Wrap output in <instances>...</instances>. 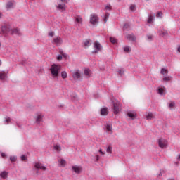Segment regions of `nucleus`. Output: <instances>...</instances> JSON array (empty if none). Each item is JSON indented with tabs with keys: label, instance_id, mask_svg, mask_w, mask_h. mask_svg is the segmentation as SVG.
Segmentation results:
<instances>
[{
	"label": "nucleus",
	"instance_id": "nucleus-1",
	"mask_svg": "<svg viewBox=\"0 0 180 180\" xmlns=\"http://www.w3.org/2000/svg\"><path fill=\"white\" fill-rule=\"evenodd\" d=\"M61 70V65L53 64L51 66L50 71L53 78H58V73Z\"/></svg>",
	"mask_w": 180,
	"mask_h": 180
},
{
	"label": "nucleus",
	"instance_id": "nucleus-2",
	"mask_svg": "<svg viewBox=\"0 0 180 180\" xmlns=\"http://www.w3.org/2000/svg\"><path fill=\"white\" fill-rule=\"evenodd\" d=\"M104 11H105L106 13H105V14L104 15L103 20H104V23H106V22H108V20L109 19V16L110 15L108 12H110L112 11V5H110V4L107 5L105 7Z\"/></svg>",
	"mask_w": 180,
	"mask_h": 180
},
{
	"label": "nucleus",
	"instance_id": "nucleus-3",
	"mask_svg": "<svg viewBox=\"0 0 180 180\" xmlns=\"http://www.w3.org/2000/svg\"><path fill=\"white\" fill-rule=\"evenodd\" d=\"M34 168L37 169V174L39 173V170L41 169V171H46L47 167L46 166H44V165L40 162H36L34 163Z\"/></svg>",
	"mask_w": 180,
	"mask_h": 180
},
{
	"label": "nucleus",
	"instance_id": "nucleus-4",
	"mask_svg": "<svg viewBox=\"0 0 180 180\" xmlns=\"http://www.w3.org/2000/svg\"><path fill=\"white\" fill-rule=\"evenodd\" d=\"M112 105H113V108H112V110L115 113V115H117V113H119V112H120V103H119V101H112Z\"/></svg>",
	"mask_w": 180,
	"mask_h": 180
},
{
	"label": "nucleus",
	"instance_id": "nucleus-5",
	"mask_svg": "<svg viewBox=\"0 0 180 180\" xmlns=\"http://www.w3.org/2000/svg\"><path fill=\"white\" fill-rule=\"evenodd\" d=\"M93 47H94L93 53H99V51H102V45L98 41L94 43Z\"/></svg>",
	"mask_w": 180,
	"mask_h": 180
},
{
	"label": "nucleus",
	"instance_id": "nucleus-6",
	"mask_svg": "<svg viewBox=\"0 0 180 180\" xmlns=\"http://www.w3.org/2000/svg\"><path fill=\"white\" fill-rule=\"evenodd\" d=\"M104 129L106 133H108V134H112L113 128L112 127V124L110 122H107L104 126Z\"/></svg>",
	"mask_w": 180,
	"mask_h": 180
},
{
	"label": "nucleus",
	"instance_id": "nucleus-7",
	"mask_svg": "<svg viewBox=\"0 0 180 180\" xmlns=\"http://www.w3.org/2000/svg\"><path fill=\"white\" fill-rule=\"evenodd\" d=\"M167 144L168 142L165 139L161 138L158 141V146L160 148H167Z\"/></svg>",
	"mask_w": 180,
	"mask_h": 180
},
{
	"label": "nucleus",
	"instance_id": "nucleus-8",
	"mask_svg": "<svg viewBox=\"0 0 180 180\" xmlns=\"http://www.w3.org/2000/svg\"><path fill=\"white\" fill-rule=\"evenodd\" d=\"M56 7L58 11H65V3H63L61 1H58L56 4Z\"/></svg>",
	"mask_w": 180,
	"mask_h": 180
},
{
	"label": "nucleus",
	"instance_id": "nucleus-9",
	"mask_svg": "<svg viewBox=\"0 0 180 180\" xmlns=\"http://www.w3.org/2000/svg\"><path fill=\"white\" fill-rule=\"evenodd\" d=\"M72 171L75 174H79L82 172V167L79 165H73L72 167Z\"/></svg>",
	"mask_w": 180,
	"mask_h": 180
},
{
	"label": "nucleus",
	"instance_id": "nucleus-10",
	"mask_svg": "<svg viewBox=\"0 0 180 180\" xmlns=\"http://www.w3.org/2000/svg\"><path fill=\"white\" fill-rule=\"evenodd\" d=\"M43 117H44V115L41 113H38L34 117V120L37 124H39V123H41L43 122Z\"/></svg>",
	"mask_w": 180,
	"mask_h": 180
},
{
	"label": "nucleus",
	"instance_id": "nucleus-11",
	"mask_svg": "<svg viewBox=\"0 0 180 180\" xmlns=\"http://www.w3.org/2000/svg\"><path fill=\"white\" fill-rule=\"evenodd\" d=\"M52 43L56 46H61L63 44V39L60 37H55Z\"/></svg>",
	"mask_w": 180,
	"mask_h": 180
},
{
	"label": "nucleus",
	"instance_id": "nucleus-12",
	"mask_svg": "<svg viewBox=\"0 0 180 180\" xmlns=\"http://www.w3.org/2000/svg\"><path fill=\"white\" fill-rule=\"evenodd\" d=\"M11 27L9 25L1 26V33L2 34H7V33H11Z\"/></svg>",
	"mask_w": 180,
	"mask_h": 180
},
{
	"label": "nucleus",
	"instance_id": "nucleus-13",
	"mask_svg": "<svg viewBox=\"0 0 180 180\" xmlns=\"http://www.w3.org/2000/svg\"><path fill=\"white\" fill-rule=\"evenodd\" d=\"M90 22L91 25H96L98 23V16L95 14L91 15Z\"/></svg>",
	"mask_w": 180,
	"mask_h": 180
},
{
	"label": "nucleus",
	"instance_id": "nucleus-14",
	"mask_svg": "<svg viewBox=\"0 0 180 180\" xmlns=\"http://www.w3.org/2000/svg\"><path fill=\"white\" fill-rule=\"evenodd\" d=\"M128 117H130L132 120L137 118V112L136 111H129L127 112Z\"/></svg>",
	"mask_w": 180,
	"mask_h": 180
},
{
	"label": "nucleus",
	"instance_id": "nucleus-15",
	"mask_svg": "<svg viewBox=\"0 0 180 180\" xmlns=\"http://www.w3.org/2000/svg\"><path fill=\"white\" fill-rule=\"evenodd\" d=\"M75 23L79 27H80V26H82V18H81V16L76 17L75 20Z\"/></svg>",
	"mask_w": 180,
	"mask_h": 180
},
{
	"label": "nucleus",
	"instance_id": "nucleus-16",
	"mask_svg": "<svg viewBox=\"0 0 180 180\" xmlns=\"http://www.w3.org/2000/svg\"><path fill=\"white\" fill-rule=\"evenodd\" d=\"M13 6H15V1H11L7 2L6 8L7 9V11H9V9H12L13 8Z\"/></svg>",
	"mask_w": 180,
	"mask_h": 180
},
{
	"label": "nucleus",
	"instance_id": "nucleus-17",
	"mask_svg": "<svg viewBox=\"0 0 180 180\" xmlns=\"http://www.w3.org/2000/svg\"><path fill=\"white\" fill-rule=\"evenodd\" d=\"M159 34L160 36H162V37H167V36H168V32L163 28H160L159 30Z\"/></svg>",
	"mask_w": 180,
	"mask_h": 180
},
{
	"label": "nucleus",
	"instance_id": "nucleus-18",
	"mask_svg": "<svg viewBox=\"0 0 180 180\" xmlns=\"http://www.w3.org/2000/svg\"><path fill=\"white\" fill-rule=\"evenodd\" d=\"M127 40H129V41H136V36L134 34H129L126 36Z\"/></svg>",
	"mask_w": 180,
	"mask_h": 180
},
{
	"label": "nucleus",
	"instance_id": "nucleus-19",
	"mask_svg": "<svg viewBox=\"0 0 180 180\" xmlns=\"http://www.w3.org/2000/svg\"><path fill=\"white\" fill-rule=\"evenodd\" d=\"M8 172L6 171H1L0 172V178L1 179H6L8 178Z\"/></svg>",
	"mask_w": 180,
	"mask_h": 180
},
{
	"label": "nucleus",
	"instance_id": "nucleus-20",
	"mask_svg": "<svg viewBox=\"0 0 180 180\" xmlns=\"http://www.w3.org/2000/svg\"><path fill=\"white\" fill-rule=\"evenodd\" d=\"M11 34H16L17 36H20V30L17 28L11 29L10 31Z\"/></svg>",
	"mask_w": 180,
	"mask_h": 180
},
{
	"label": "nucleus",
	"instance_id": "nucleus-21",
	"mask_svg": "<svg viewBox=\"0 0 180 180\" xmlns=\"http://www.w3.org/2000/svg\"><path fill=\"white\" fill-rule=\"evenodd\" d=\"M165 91L166 89L164 86L158 87V93L159 94V95H161L162 96H164V95H165Z\"/></svg>",
	"mask_w": 180,
	"mask_h": 180
},
{
	"label": "nucleus",
	"instance_id": "nucleus-22",
	"mask_svg": "<svg viewBox=\"0 0 180 180\" xmlns=\"http://www.w3.org/2000/svg\"><path fill=\"white\" fill-rule=\"evenodd\" d=\"M72 77L74 79H79V78H81V73L79 72V70L72 73Z\"/></svg>",
	"mask_w": 180,
	"mask_h": 180
},
{
	"label": "nucleus",
	"instance_id": "nucleus-23",
	"mask_svg": "<svg viewBox=\"0 0 180 180\" xmlns=\"http://www.w3.org/2000/svg\"><path fill=\"white\" fill-rule=\"evenodd\" d=\"M4 124L8 125V124H12V119L9 117H6L4 118V120L3 122Z\"/></svg>",
	"mask_w": 180,
	"mask_h": 180
},
{
	"label": "nucleus",
	"instance_id": "nucleus-24",
	"mask_svg": "<svg viewBox=\"0 0 180 180\" xmlns=\"http://www.w3.org/2000/svg\"><path fill=\"white\" fill-rule=\"evenodd\" d=\"M6 78H8V75H6V72L2 71L0 72V79L1 81H5V79H6Z\"/></svg>",
	"mask_w": 180,
	"mask_h": 180
},
{
	"label": "nucleus",
	"instance_id": "nucleus-25",
	"mask_svg": "<svg viewBox=\"0 0 180 180\" xmlns=\"http://www.w3.org/2000/svg\"><path fill=\"white\" fill-rule=\"evenodd\" d=\"M146 41H153V40H154V35L151 34H148L146 36Z\"/></svg>",
	"mask_w": 180,
	"mask_h": 180
},
{
	"label": "nucleus",
	"instance_id": "nucleus-26",
	"mask_svg": "<svg viewBox=\"0 0 180 180\" xmlns=\"http://www.w3.org/2000/svg\"><path fill=\"white\" fill-rule=\"evenodd\" d=\"M109 113V111L108 110V108H104L101 110V115L102 116H106Z\"/></svg>",
	"mask_w": 180,
	"mask_h": 180
},
{
	"label": "nucleus",
	"instance_id": "nucleus-27",
	"mask_svg": "<svg viewBox=\"0 0 180 180\" xmlns=\"http://www.w3.org/2000/svg\"><path fill=\"white\" fill-rule=\"evenodd\" d=\"M172 79V77L171 76H163L162 82H169Z\"/></svg>",
	"mask_w": 180,
	"mask_h": 180
},
{
	"label": "nucleus",
	"instance_id": "nucleus-28",
	"mask_svg": "<svg viewBox=\"0 0 180 180\" xmlns=\"http://www.w3.org/2000/svg\"><path fill=\"white\" fill-rule=\"evenodd\" d=\"M160 74L162 75H163L164 77H166L167 75H168V70H167L166 68H162L160 70Z\"/></svg>",
	"mask_w": 180,
	"mask_h": 180
},
{
	"label": "nucleus",
	"instance_id": "nucleus-29",
	"mask_svg": "<svg viewBox=\"0 0 180 180\" xmlns=\"http://www.w3.org/2000/svg\"><path fill=\"white\" fill-rule=\"evenodd\" d=\"M84 75H86V78H89L91 77V70L89 68L84 69Z\"/></svg>",
	"mask_w": 180,
	"mask_h": 180
},
{
	"label": "nucleus",
	"instance_id": "nucleus-30",
	"mask_svg": "<svg viewBox=\"0 0 180 180\" xmlns=\"http://www.w3.org/2000/svg\"><path fill=\"white\" fill-rule=\"evenodd\" d=\"M154 119V114L153 112H148L146 115V120H153Z\"/></svg>",
	"mask_w": 180,
	"mask_h": 180
},
{
	"label": "nucleus",
	"instance_id": "nucleus-31",
	"mask_svg": "<svg viewBox=\"0 0 180 180\" xmlns=\"http://www.w3.org/2000/svg\"><path fill=\"white\" fill-rule=\"evenodd\" d=\"M106 153H108V154H112V153H113V147H112L111 145L107 147Z\"/></svg>",
	"mask_w": 180,
	"mask_h": 180
},
{
	"label": "nucleus",
	"instance_id": "nucleus-32",
	"mask_svg": "<svg viewBox=\"0 0 180 180\" xmlns=\"http://www.w3.org/2000/svg\"><path fill=\"white\" fill-rule=\"evenodd\" d=\"M53 148L56 151H57L58 153H59V151L61 150V146H60V145L58 144H56L53 146Z\"/></svg>",
	"mask_w": 180,
	"mask_h": 180
},
{
	"label": "nucleus",
	"instance_id": "nucleus-33",
	"mask_svg": "<svg viewBox=\"0 0 180 180\" xmlns=\"http://www.w3.org/2000/svg\"><path fill=\"white\" fill-rule=\"evenodd\" d=\"M60 167H65V164H67V162L64 159H61L59 160Z\"/></svg>",
	"mask_w": 180,
	"mask_h": 180
},
{
	"label": "nucleus",
	"instance_id": "nucleus-34",
	"mask_svg": "<svg viewBox=\"0 0 180 180\" xmlns=\"http://www.w3.org/2000/svg\"><path fill=\"white\" fill-rule=\"evenodd\" d=\"M110 41L112 44H117V39L115 37H110Z\"/></svg>",
	"mask_w": 180,
	"mask_h": 180
},
{
	"label": "nucleus",
	"instance_id": "nucleus-35",
	"mask_svg": "<svg viewBox=\"0 0 180 180\" xmlns=\"http://www.w3.org/2000/svg\"><path fill=\"white\" fill-rule=\"evenodd\" d=\"M123 49L125 53H130L131 51V49L129 46H124Z\"/></svg>",
	"mask_w": 180,
	"mask_h": 180
},
{
	"label": "nucleus",
	"instance_id": "nucleus-36",
	"mask_svg": "<svg viewBox=\"0 0 180 180\" xmlns=\"http://www.w3.org/2000/svg\"><path fill=\"white\" fill-rule=\"evenodd\" d=\"M130 11H131V12H135L136 9H137V7L136 6V5L134 4H131L129 7Z\"/></svg>",
	"mask_w": 180,
	"mask_h": 180
},
{
	"label": "nucleus",
	"instance_id": "nucleus-37",
	"mask_svg": "<svg viewBox=\"0 0 180 180\" xmlns=\"http://www.w3.org/2000/svg\"><path fill=\"white\" fill-rule=\"evenodd\" d=\"M68 74H67V72H65V71H63L62 72H61V77H62V78L63 79H65V78H67V77H68Z\"/></svg>",
	"mask_w": 180,
	"mask_h": 180
},
{
	"label": "nucleus",
	"instance_id": "nucleus-38",
	"mask_svg": "<svg viewBox=\"0 0 180 180\" xmlns=\"http://www.w3.org/2000/svg\"><path fill=\"white\" fill-rule=\"evenodd\" d=\"M98 153L100 154V155L102 157V155H105V154H106V153H105V151H103L102 150V148H100L98 150Z\"/></svg>",
	"mask_w": 180,
	"mask_h": 180
},
{
	"label": "nucleus",
	"instance_id": "nucleus-39",
	"mask_svg": "<svg viewBox=\"0 0 180 180\" xmlns=\"http://www.w3.org/2000/svg\"><path fill=\"white\" fill-rule=\"evenodd\" d=\"M10 160L12 162H16V160H18V157L16 156H11Z\"/></svg>",
	"mask_w": 180,
	"mask_h": 180
},
{
	"label": "nucleus",
	"instance_id": "nucleus-40",
	"mask_svg": "<svg viewBox=\"0 0 180 180\" xmlns=\"http://www.w3.org/2000/svg\"><path fill=\"white\" fill-rule=\"evenodd\" d=\"M84 46H85L86 47H89V46H91V41H89V40H86V41H84Z\"/></svg>",
	"mask_w": 180,
	"mask_h": 180
},
{
	"label": "nucleus",
	"instance_id": "nucleus-41",
	"mask_svg": "<svg viewBox=\"0 0 180 180\" xmlns=\"http://www.w3.org/2000/svg\"><path fill=\"white\" fill-rule=\"evenodd\" d=\"M94 159L96 162H98L99 160H101V155H99L98 153L96 154V155L94 156Z\"/></svg>",
	"mask_w": 180,
	"mask_h": 180
},
{
	"label": "nucleus",
	"instance_id": "nucleus-42",
	"mask_svg": "<svg viewBox=\"0 0 180 180\" xmlns=\"http://www.w3.org/2000/svg\"><path fill=\"white\" fill-rule=\"evenodd\" d=\"M118 74L121 75H123L124 74V70H123V69H120L118 70Z\"/></svg>",
	"mask_w": 180,
	"mask_h": 180
},
{
	"label": "nucleus",
	"instance_id": "nucleus-43",
	"mask_svg": "<svg viewBox=\"0 0 180 180\" xmlns=\"http://www.w3.org/2000/svg\"><path fill=\"white\" fill-rule=\"evenodd\" d=\"M26 160H27V157H26V155H21V160L22 161H26Z\"/></svg>",
	"mask_w": 180,
	"mask_h": 180
},
{
	"label": "nucleus",
	"instance_id": "nucleus-44",
	"mask_svg": "<svg viewBox=\"0 0 180 180\" xmlns=\"http://www.w3.org/2000/svg\"><path fill=\"white\" fill-rule=\"evenodd\" d=\"M153 22V15H150L148 19V23H151Z\"/></svg>",
	"mask_w": 180,
	"mask_h": 180
},
{
	"label": "nucleus",
	"instance_id": "nucleus-45",
	"mask_svg": "<svg viewBox=\"0 0 180 180\" xmlns=\"http://www.w3.org/2000/svg\"><path fill=\"white\" fill-rule=\"evenodd\" d=\"M130 27V25L127 23L124 25V30H126L127 29H129Z\"/></svg>",
	"mask_w": 180,
	"mask_h": 180
},
{
	"label": "nucleus",
	"instance_id": "nucleus-46",
	"mask_svg": "<svg viewBox=\"0 0 180 180\" xmlns=\"http://www.w3.org/2000/svg\"><path fill=\"white\" fill-rule=\"evenodd\" d=\"M174 106H175L174 102H172L169 104V108H170V109H172V108H174Z\"/></svg>",
	"mask_w": 180,
	"mask_h": 180
},
{
	"label": "nucleus",
	"instance_id": "nucleus-47",
	"mask_svg": "<svg viewBox=\"0 0 180 180\" xmlns=\"http://www.w3.org/2000/svg\"><path fill=\"white\" fill-rule=\"evenodd\" d=\"M162 16V12H158L156 14L157 18H161Z\"/></svg>",
	"mask_w": 180,
	"mask_h": 180
},
{
	"label": "nucleus",
	"instance_id": "nucleus-48",
	"mask_svg": "<svg viewBox=\"0 0 180 180\" xmlns=\"http://www.w3.org/2000/svg\"><path fill=\"white\" fill-rule=\"evenodd\" d=\"M61 60H63V56L61 55H59L58 57H57V60L58 61H61Z\"/></svg>",
	"mask_w": 180,
	"mask_h": 180
},
{
	"label": "nucleus",
	"instance_id": "nucleus-49",
	"mask_svg": "<svg viewBox=\"0 0 180 180\" xmlns=\"http://www.w3.org/2000/svg\"><path fill=\"white\" fill-rule=\"evenodd\" d=\"M49 36L50 37H53V36H54V32H49Z\"/></svg>",
	"mask_w": 180,
	"mask_h": 180
},
{
	"label": "nucleus",
	"instance_id": "nucleus-50",
	"mask_svg": "<svg viewBox=\"0 0 180 180\" xmlns=\"http://www.w3.org/2000/svg\"><path fill=\"white\" fill-rule=\"evenodd\" d=\"M59 1H60V2L63 4H67L68 2V0H59Z\"/></svg>",
	"mask_w": 180,
	"mask_h": 180
},
{
	"label": "nucleus",
	"instance_id": "nucleus-51",
	"mask_svg": "<svg viewBox=\"0 0 180 180\" xmlns=\"http://www.w3.org/2000/svg\"><path fill=\"white\" fill-rule=\"evenodd\" d=\"M16 124L20 129L22 127V124L20 122H16Z\"/></svg>",
	"mask_w": 180,
	"mask_h": 180
},
{
	"label": "nucleus",
	"instance_id": "nucleus-52",
	"mask_svg": "<svg viewBox=\"0 0 180 180\" xmlns=\"http://www.w3.org/2000/svg\"><path fill=\"white\" fill-rule=\"evenodd\" d=\"M1 157H2L3 158H5L6 157V154L2 153H1Z\"/></svg>",
	"mask_w": 180,
	"mask_h": 180
},
{
	"label": "nucleus",
	"instance_id": "nucleus-53",
	"mask_svg": "<svg viewBox=\"0 0 180 180\" xmlns=\"http://www.w3.org/2000/svg\"><path fill=\"white\" fill-rule=\"evenodd\" d=\"M2 18H4V14H2V13L0 12V19H2Z\"/></svg>",
	"mask_w": 180,
	"mask_h": 180
},
{
	"label": "nucleus",
	"instance_id": "nucleus-54",
	"mask_svg": "<svg viewBox=\"0 0 180 180\" xmlns=\"http://www.w3.org/2000/svg\"><path fill=\"white\" fill-rule=\"evenodd\" d=\"M177 51H178L179 53H180V46H179V47L177 48Z\"/></svg>",
	"mask_w": 180,
	"mask_h": 180
},
{
	"label": "nucleus",
	"instance_id": "nucleus-55",
	"mask_svg": "<svg viewBox=\"0 0 180 180\" xmlns=\"http://www.w3.org/2000/svg\"><path fill=\"white\" fill-rule=\"evenodd\" d=\"M177 160L180 161V154L178 155Z\"/></svg>",
	"mask_w": 180,
	"mask_h": 180
},
{
	"label": "nucleus",
	"instance_id": "nucleus-56",
	"mask_svg": "<svg viewBox=\"0 0 180 180\" xmlns=\"http://www.w3.org/2000/svg\"><path fill=\"white\" fill-rule=\"evenodd\" d=\"M0 65H2V61L0 60Z\"/></svg>",
	"mask_w": 180,
	"mask_h": 180
},
{
	"label": "nucleus",
	"instance_id": "nucleus-57",
	"mask_svg": "<svg viewBox=\"0 0 180 180\" xmlns=\"http://www.w3.org/2000/svg\"><path fill=\"white\" fill-rule=\"evenodd\" d=\"M160 175H162V174L160 173Z\"/></svg>",
	"mask_w": 180,
	"mask_h": 180
},
{
	"label": "nucleus",
	"instance_id": "nucleus-58",
	"mask_svg": "<svg viewBox=\"0 0 180 180\" xmlns=\"http://www.w3.org/2000/svg\"><path fill=\"white\" fill-rule=\"evenodd\" d=\"M176 164H178V162H176Z\"/></svg>",
	"mask_w": 180,
	"mask_h": 180
},
{
	"label": "nucleus",
	"instance_id": "nucleus-59",
	"mask_svg": "<svg viewBox=\"0 0 180 180\" xmlns=\"http://www.w3.org/2000/svg\"><path fill=\"white\" fill-rule=\"evenodd\" d=\"M0 46H1V43H0Z\"/></svg>",
	"mask_w": 180,
	"mask_h": 180
}]
</instances>
